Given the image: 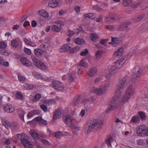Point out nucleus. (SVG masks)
Wrapping results in <instances>:
<instances>
[{"label":"nucleus","mask_w":148,"mask_h":148,"mask_svg":"<svg viewBox=\"0 0 148 148\" xmlns=\"http://www.w3.org/2000/svg\"><path fill=\"white\" fill-rule=\"evenodd\" d=\"M32 60L34 64L38 68H39L42 70H45L47 69V67L44 63L41 62L39 60L35 57L32 58Z\"/></svg>","instance_id":"nucleus-5"},{"label":"nucleus","mask_w":148,"mask_h":148,"mask_svg":"<svg viewBox=\"0 0 148 148\" xmlns=\"http://www.w3.org/2000/svg\"><path fill=\"white\" fill-rule=\"evenodd\" d=\"M123 48H120L117 51L114 53V56L118 58L120 57L123 54Z\"/></svg>","instance_id":"nucleus-25"},{"label":"nucleus","mask_w":148,"mask_h":148,"mask_svg":"<svg viewBox=\"0 0 148 148\" xmlns=\"http://www.w3.org/2000/svg\"><path fill=\"white\" fill-rule=\"evenodd\" d=\"M110 86V84L109 83H106L102 85L101 87L105 93L106 91L108 90Z\"/></svg>","instance_id":"nucleus-34"},{"label":"nucleus","mask_w":148,"mask_h":148,"mask_svg":"<svg viewBox=\"0 0 148 148\" xmlns=\"http://www.w3.org/2000/svg\"><path fill=\"white\" fill-rule=\"evenodd\" d=\"M71 127H72V131L73 134L75 135H77L78 132L80 130V127L75 125L74 124Z\"/></svg>","instance_id":"nucleus-21"},{"label":"nucleus","mask_w":148,"mask_h":148,"mask_svg":"<svg viewBox=\"0 0 148 148\" xmlns=\"http://www.w3.org/2000/svg\"><path fill=\"white\" fill-rule=\"evenodd\" d=\"M38 14L41 16L45 18H47L49 17V14L48 13L44 10H41L38 11Z\"/></svg>","instance_id":"nucleus-24"},{"label":"nucleus","mask_w":148,"mask_h":148,"mask_svg":"<svg viewBox=\"0 0 148 148\" xmlns=\"http://www.w3.org/2000/svg\"><path fill=\"white\" fill-rule=\"evenodd\" d=\"M137 143L138 145L142 146L145 143L144 141L142 139H139L137 140Z\"/></svg>","instance_id":"nucleus-48"},{"label":"nucleus","mask_w":148,"mask_h":148,"mask_svg":"<svg viewBox=\"0 0 148 148\" xmlns=\"http://www.w3.org/2000/svg\"><path fill=\"white\" fill-rule=\"evenodd\" d=\"M126 61L123 58H121L118 60L115 63V66L118 69L120 68Z\"/></svg>","instance_id":"nucleus-13"},{"label":"nucleus","mask_w":148,"mask_h":148,"mask_svg":"<svg viewBox=\"0 0 148 148\" xmlns=\"http://www.w3.org/2000/svg\"><path fill=\"white\" fill-rule=\"evenodd\" d=\"M142 71V69L138 66L134 68L132 77V80L133 82H135L139 78Z\"/></svg>","instance_id":"nucleus-2"},{"label":"nucleus","mask_w":148,"mask_h":148,"mask_svg":"<svg viewBox=\"0 0 148 148\" xmlns=\"http://www.w3.org/2000/svg\"><path fill=\"white\" fill-rule=\"evenodd\" d=\"M134 93V90L132 85H130L127 87L125 93L131 97Z\"/></svg>","instance_id":"nucleus-12"},{"label":"nucleus","mask_w":148,"mask_h":148,"mask_svg":"<svg viewBox=\"0 0 148 148\" xmlns=\"http://www.w3.org/2000/svg\"><path fill=\"white\" fill-rule=\"evenodd\" d=\"M17 136V137L20 139L22 144H23L25 148H27V145L29 146L32 145V144L26 139L27 136L24 133L18 134Z\"/></svg>","instance_id":"nucleus-4"},{"label":"nucleus","mask_w":148,"mask_h":148,"mask_svg":"<svg viewBox=\"0 0 148 148\" xmlns=\"http://www.w3.org/2000/svg\"><path fill=\"white\" fill-rule=\"evenodd\" d=\"M63 135V134L61 132L58 131L55 133V136L57 138H60Z\"/></svg>","instance_id":"nucleus-50"},{"label":"nucleus","mask_w":148,"mask_h":148,"mask_svg":"<svg viewBox=\"0 0 148 148\" xmlns=\"http://www.w3.org/2000/svg\"><path fill=\"white\" fill-rule=\"evenodd\" d=\"M138 114L141 119L143 120L145 119V115L144 113L140 111L138 112Z\"/></svg>","instance_id":"nucleus-51"},{"label":"nucleus","mask_w":148,"mask_h":148,"mask_svg":"<svg viewBox=\"0 0 148 148\" xmlns=\"http://www.w3.org/2000/svg\"><path fill=\"white\" fill-rule=\"evenodd\" d=\"M118 69L115 66H112L109 69V73L110 74H113L116 73Z\"/></svg>","instance_id":"nucleus-31"},{"label":"nucleus","mask_w":148,"mask_h":148,"mask_svg":"<svg viewBox=\"0 0 148 148\" xmlns=\"http://www.w3.org/2000/svg\"><path fill=\"white\" fill-rule=\"evenodd\" d=\"M25 87L26 88V89L30 90L33 88L34 86L32 84H27L25 86Z\"/></svg>","instance_id":"nucleus-61"},{"label":"nucleus","mask_w":148,"mask_h":148,"mask_svg":"<svg viewBox=\"0 0 148 148\" xmlns=\"http://www.w3.org/2000/svg\"><path fill=\"white\" fill-rule=\"evenodd\" d=\"M58 4L56 0H49L48 3L49 6L52 8L56 7Z\"/></svg>","instance_id":"nucleus-28"},{"label":"nucleus","mask_w":148,"mask_h":148,"mask_svg":"<svg viewBox=\"0 0 148 148\" xmlns=\"http://www.w3.org/2000/svg\"><path fill=\"white\" fill-rule=\"evenodd\" d=\"M74 75L72 73L69 74L67 78L68 81L70 82H73L74 80Z\"/></svg>","instance_id":"nucleus-32"},{"label":"nucleus","mask_w":148,"mask_h":148,"mask_svg":"<svg viewBox=\"0 0 148 148\" xmlns=\"http://www.w3.org/2000/svg\"><path fill=\"white\" fill-rule=\"evenodd\" d=\"M38 123L40 125H47L46 121L43 120L42 119H41Z\"/></svg>","instance_id":"nucleus-62"},{"label":"nucleus","mask_w":148,"mask_h":148,"mask_svg":"<svg viewBox=\"0 0 148 148\" xmlns=\"http://www.w3.org/2000/svg\"><path fill=\"white\" fill-rule=\"evenodd\" d=\"M34 53L37 56L40 57L44 52V50L40 49H36L34 50Z\"/></svg>","instance_id":"nucleus-26"},{"label":"nucleus","mask_w":148,"mask_h":148,"mask_svg":"<svg viewBox=\"0 0 148 148\" xmlns=\"http://www.w3.org/2000/svg\"><path fill=\"white\" fill-rule=\"evenodd\" d=\"M124 90L123 89H121L118 87L116 90V92L115 93V96L114 98H115L116 100H118L121 95L122 94Z\"/></svg>","instance_id":"nucleus-17"},{"label":"nucleus","mask_w":148,"mask_h":148,"mask_svg":"<svg viewBox=\"0 0 148 148\" xmlns=\"http://www.w3.org/2000/svg\"><path fill=\"white\" fill-rule=\"evenodd\" d=\"M53 87L56 90L60 91L64 90V87L63 84L58 81H54L52 82Z\"/></svg>","instance_id":"nucleus-6"},{"label":"nucleus","mask_w":148,"mask_h":148,"mask_svg":"<svg viewBox=\"0 0 148 148\" xmlns=\"http://www.w3.org/2000/svg\"><path fill=\"white\" fill-rule=\"evenodd\" d=\"M103 53V51H97L95 54V56L97 58H100Z\"/></svg>","instance_id":"nucleus-54"},{"label":"nucleus","mask_w":148,"mask_h":148,"mask_svg":"<svg viewBox=\"0 0 148 148\" xmlns=\"http://www.w3.org/2000/svg\"><path fill=\"white\" fill-rule=\"evenodd\" d=\"M72 119L71 116L69 115H67L64 117L63 120L67 125L69 127H71L73 123L72 122Z\"/></svg>","instance_id":"nucleus-8"},{"label":"nucleus","mask_w":148,"mask_h":148,"mask_svg":"<svg viewBox=\"0 0 148 148\" xmlns=\"http://www.w3.org/2000/svg\"><path fill=\"white\" fill-rule=\"evenodd\" d=\"M103 124L102 120L95 119L90 121L84 127L85 132L86 134H89L94 129L100 130L102 128Z\"/></svg>","instance_id":"nucleus-1"},{"label":"nucleus","mask_w":148,"mask_h":148,"mask_svg":"<svg viewBox=\"0 0 148 148\" xmlns=\"http://www.w3.org/2000/svg\"><path fill=\"white\" fill-rule=\"evenodd\" d=\"M80 49V48L79 47H76L70 49V53L73 54L75 53L78 51Z\"/></svg>","instance_id":"nucleus-33"},{"label":"nucleus","mask_w":148,"mask_h":148,"mask_svg":"<svg viewBox=\"0 0 148 148\" xmlns=\"http://www.w3.org/2000/svg\"><path fill=\"white\" fill-rule=\"evenodd\" d=\"M61 114V110L60 109H58L56 110L53 116V121H54L55 120L60 117Z\"/></svg>","instance_id":"nucleus-18"},{"label":"nucleus","mask_w":148,"mask_h":148,"mask_svg":"<svg viewBox=\"0 0 148 148\" xmlns=\"http://www.w3.org/2000/svg\"><path fill=\"white\" fill-rule=\"evenodd\" d=\"M91 91L98 95H101L105 93L101 86L99 88H94L91 90Z\"/></svg>","instance_id":"nucleus-11"},{"label":"nucleus","mask_w":148,"mask_h":148,"mask_svg":"<svg viewBox=\"0 0 148 148\" xmlns=\"http://www.w3.org/2000/svg\"><path fill=\"white\" fill-rule=\"evenodd\" d=\"M144 126H140L137 128L136 132L137 134L139 136H145V129L144 128Z\"/></svg>","instance_id":"nucleus-9"},{"label":"nucleus","mask_w":148,"mask_h":148,"mask_svg":"<svg viewBox=\"0 0 148 148\" xmlns=\"http://www.w3.org/2000/svg\"><path fill=\"white\" fill-rule=\"evenodd\" d=\"M129 23H124L121 24L118 28V30L120 31H125L129 30L128 26Z\"/></svg>","instance_id":"nucleus-10"},{"label":"nucleus","mask_w":148,"mask_h":148,"mask_svg":"<svg viewBox=\"0 0 148 148\" xmlns=\"http://www.w3.org/2000/svg\"><path fill=\"white\" fill-rule=\"evenodd\" d=\"M74 34V32L70 29L69 30L68 32H67V35L69 37L72 36Z\"/></svg>","instance_id":"nucleus-53"},{"label":"nucleus","mask_w":148,"mask_h":148,"mask_svg":"<svg viewBox=\"0 0 148 148\" xmlns=\"http://www.w3.org/2000/svg\"><path fill=\"white\" fill-rule=\"evenodd\" d=\"M112 140V137L110 136L106 140V142L107 144L111 145L110 143Z\"/></svg>","instance_id":"nucleus-63"},{"label":"nucleus","mask_w":148,"mask_h":148,"mask_svg":"<svg viewBox=\"0 0 148 148\" xmlns=\"http://www.w3.org/2000/svg\"><path fill=\"white\" fill-rule=\"evenodd\" d=\"M132 3V1L130 0H123V4L124 6H130Z\"/></svg>","instance_id":"nucleus-30"},{"label":"nucleus","mask_w":148,"mask_h":148,"mask_svg":"<svg viewBox=\"0 0 148 148\" xmlns=\"http://www.w3.org/2000/svg\"><path fill=\"white\" fill-rule=\"evenodd\" d=\"M78 69L77 71V74L79 75H81L83 72L82 69L81 67H80L79 65L78 66Z\"/></svg>","instance_id":"nucleus-60"},{"label":"nucleus","mask_w":148,"mask_h":148,"mask_svg":"<svg viewBox=\"0 0 148 148\" xmlns=\"http://www.w3.org/2000/svg\"><path fill=\"white\" fill-rule=\"evenodd\" d=\"M11 45L14 48H16L18 45V44L16 39H14L11 41Z\"/></svg>","instance_id":"nucleus-41"},{"label":"nucleus","mask_w":148,"mask_h":148,"mask_svg":"<svg viewBox=\"0 0 148 148\" xmlns=\"http://www.w3.org/2000/svg\"><path fill=\"white\" fill-rule=\"evenodd\" d=\"M95 13H90L86 14L84 15V16L86 18L93 19L95 18Z\"/></svg>","instance_id":"nucleus-38"},{"label":"nucleus","mask_w":148,"mask_h":148,"mask_svg":"<svg viewBox=\"0 0 148 148\" xmlns=\"http://www.w3.org/2000/svg\"><path fill=\"white\" fill-rule=\"evenodd\" d=\"M97 72V69L96 68H92L88 70L87 74L89 77H92L96 75Z\"/></svg>","instance_id":"nucleus-15"},{"label":"nucleus","mask_w":148,"mask_h":148,"mask_svg":"<svg viewBox=\"0 0 148 148\" xmlns=\"http://www.w3.org/2000/svg\"><path fill=\"white\" fill-rule=\"evenodd\" d=\"M105 28L109 30H114V26L110 25H106L105 27Z\"/></svg>","instance_id":"nucleus-49"},{"label":"nucleus","mask_w":148,"mask_h":148,"mask_svg":"<svg viewBox=\"0 0 148 148\" xmlns=\"http://www.w3.org/2000/svg\"><path fill=\"white\" fill-rule=\"evenodd\" d=\"M2 124L7 129L10 128L11 125L7 121H5L2 122Z\"/></svg>","instance_id":"nucleus-44"},{"label":"nucleus","mask_w":148,"mask_h":148,"mask_svg":"<svg viewBox=\"0 0 148 148\" xmlns=\"http://www.w3.org/2000/svg\"><path fill=\"white\" fill-rule=\"evenodd\" d=\"M7 47L6 44L3 42H0V49H4Z\"/></svg>","instance_id":"nucleus-56"},{"label":"nucleus","mask_w":148,"mask_h":148,"mask_svg":"<svg viewBox=\"0 0 148 148\" xmlns=\"http://www.w3.org/2000/svg\"><path fill=\"white\" fill-rule=\"evenodd\" d=\"M131 97V96L125 93L121 99V102L123 103H125L129 101Z\"/></svg>","instance_id":"nucleus-22"},{"label":"nucleus","mask_w":148,"mask_h":148,"mask_svg":"<svg viewBox=\"0 0 148 148\" xmlns=\"http://www.w3.org/2000/svg\"><path fill=\"white\" fill-rule=\"evenodd\" d=\"M82 102L85 108L86 109H88L90 108V102L89 99H85L83 100Z\"/></svg>","instance_id":"nucleus-19"},{"label":"nucleus","mask_w":148,"mask_h":148,"mask_svg":"<svg viewBox=\"0 0 148 148\" xmlns=\"http://www.w3.org/2000/svg\"><path fill=\"white\" fill-rule=\"evenodd\" d=\"M41 97V95L40 94H37L35 95L34 97L32 99L34 102H36L39 100Z\"/></svg>","instance_id":"nucleus-40"},{"label":"nucleus","mask_w":148,"mask_h":148,"mask_svg":"<svg viewBox=\"0 0 148 148\" xmlns=\"http://www.w3.org/2000/svg\"><path fill=\"white\" fill-rule=\"evenodd\" d=\"M22 63L25 66H30L32 64V63L25 57L22 58L21 60Z\"/></svg>","instance_id":"nucleus-16"},{"label":"nucleus","mask_w":148,"mask_h":148,"mask_svg":"<svg viewBox=\"0 0 148 148\" xmlns=\"http://www.w3.org/2000/svg\"><path fill=\"white\" fill-rule=\"evenodd\" d=\"M118 101V100H116L115 98H113V99L111 101L109 105L111 106V107H113L115 109L119 105Z\"/></svg>","instance_id":"nucleus-23"},{"label":"nucleus","mask_w":148,"mask_h":148,"mask_svg":"<svg viewBox=\"0 0 148 148\" xmlns=\"http://www.w3.org/2000/svg\"><path fill=\"white\" fill-rule=\"evenodd\" d=\"M108 39H103V40H101L100 41V43L101 44L104 45H106V44L107 42V41H108Z\"/></svg>","instance_id":"nucleus-64"},{"label":"nucleus","mask_w":148,"mask_h":148,"mask_svg":"<svg viewBox=\"0 0 148 148\" xmlns=\"http://www.w3.org/2000/svg\"><path fill=\"white\" fill-rule=\"evenodd\" d=\"M129 83V77L126 75L120 79L117 85V87L121 89L124 90Z\"/></svg>","instance_id":"nucleus-3"},{"label":"nucleus","mask_w":148,"mask_h":148,"mask_svg":"<svg viewBox=\"0 0 148 148\" xmlns=\"http://www.w3.org/2000/svg\"><path fill=\"white\" fill-rule=\"evenodd\" d=\"M51 29L53 31L59 32L60 31L61 28L59 27L57 25H54L52 26Z\"/></svg>","instance_id":"nucleus-45"},{"label":"nucleus","mask_w":148,"mask_h":148,"mask_svg":"<svg viewBox=\"0 0 148 148\" xmlns=\"http://www.w3.org/2000/svg\"><path fill=\"white\" fill-rule=\"evenodd\" d=\"M41 109L45 112L47 111V106L44 104H42L40 106Z\"/></svg>","instance_id":"nucleus-59"},{"label":"nucleus","mask_w":148,"mask_h":148,"mask_svg":"<svg viewBox=\"0 0 148 148\" xmlns=\"http://www.w3.org/2000/svg\"><path fill=\"white\" fill-rule=\"evenodd\" d=\"M45 103L48 104L49 105H51L52 104H54L56 103V101L54 99H46L44 101Z\"/></svg>","instance_id":"nucleus-37"},{"label":"nucleus","mask_w":148,"mask_h":148,"mask_svg":"<svg viewBox=\"0 0 148 148\" xmlns=\"http://www.w3.org/2000/svg\"><path fill=\"white\" fill-rule=\"evenodd\" d=\"M18 78L19 81L20 82L25 81L26 80L25 78L20 74L18 75Z\"/></svg>","instance_id":"nucleus-55"},{"label":"nucleus","mask_w":148,"mask_h":148,"mask_svg":"<svg viewBox=\"0 0 148 148\" xmlns=\"http://www.w3.org/2000/svg\"><path fill=\"white\" fill-rule=\"evenodd\" d=\"M30 135L35 139H39V136L38 133L36 132L34 130H31L29 132Z\"/></svg>","instance_id":"nucleus-27"},{"label":"nucleus","mask_w":148,"mask_h":148,"mask_svg":"<svg viewBox=\"0 0 148 148\" xmlns=\"http://www.w3.org/2000/svg\"><path fill=\"white\" fill-rule=\"evenodd\" d=\"M88 49H85L84 51L80 53V54L81 56H86L88 54Z\"/></svg>","instance_id":"nucleus-57"},{"label":"nucleus","mask_w":148,"mask_h":148,"mask_svg":"<svg viewBox=\"0 0 148 148\" xmlns=\"http://www.w3.org/2000/svg\"><path fill=\"white\" fill-rule=\"evenodd\" d=\"M79 65L80 66H83L85 68H87L88 66V65L87 64L86 62L85 61V60L84 59L82 60L80 63V64Z\"/></svg>","instance_id":"nucleus-43"},{"label":"nucleus","mask_w":148,"mask_h":148,"mask_svg":"<svg viewBox=\"0 0 148 148\" xmlns=\"http://www.w3.org/2000/svg\"><path fill=\"white\" fill-rule=\"evenodd\" d=\"M98 38V35L92 33L90 34V39L93 42H95L96 40Z\"/></svg>","instance_id":"nucleus-36"},{"label":"nucleus","mask_w":148,"mask_h":148,"mask_svg":"<svg viewBox=\"0 0 148 148\" xmlns=\"http://www.w3.org/2000/svg\"><path fill=\"white\" fill-rule=\"evenodd\" d=\"M33 74L34 75V77L37 79L42 78V75L40 73L34 72H33Z\"/></svg>","instance_id":"nucleus-46"},{"label":"nucleus","mask_w":148,"mask_h":148,"mask_svg":"<svg viewBox=\"0 0 148 148\" xmlns=\"http://www.w3.org/2000/svg\"><path fill=\"white\" fill-rule=\"evenodd\" d=\"M118 19L117 15L114 13H110L108 16L107 17L106 19V21L107 22H113L114 21L117 20Z\"/></svg>","instance_id":"nucleus-7"},{"label":"nucleus","mask_w":148,"mask_h":148,"mask_svg":"<svg viewBox=\"0 0 148 148\" xmlns=\"http://www.w3.org/2000/svg\"><path fill=\"white\" fill-rule=\"evenodd\" d=\"M140 121V118L138 116H134L130 120V122L136 123L139 122Z\"/></svg>","instance_id":"nucleus-29"},{"label":"nucleus","mask_w":148,"mask_h":148,"mask_svg":"<svg viewBox=\"0 0 148 148\" xmlns=\"http://www.w3.org/2000/svg\"><path fill=\"white\" fill-rule=\"evenodd\" d=\"M70 45H71L70 43L64 45L61 47L60 51L61 52H64L70 50V49L71 48Z\"/></svg>","instance_id":"nucleus-20"},{"label":"nucleus","mask_w":148,"mask_h":148,"mask_svg":"<svg viewBox=\"0 0 148 148\" xmlns=\"http://www.w3.org/2000/svg\"><path fill=\"white\" fill-rule=\"evenodd\" d=\"M24 112L21 109H19L18 110V114L19 115L20 118L22 119L23 121H24V116L25 115Z\"/></svg>","instance_id":"nucleus-35"},{"label":"nucleus","mask_w":148,"mask_h":148,"mask_svg":"<svg viewBox=\"0 0 148 148\" xmlns=\"http://www.w3.org/2000/svg\"><path fill=\"white\" fill-rule=\"evenodd\" d=\"M102 80V78L100 77H98L96 78L94 81V83L96 84H98L100 81Z\"/></svg>","instance_id":"nucleus-58"},{"label":"nucleus","mask_w":148,"mask_h":148,"mask_svg":"<svg viewBox=\"0 0 148 148\" xmlns=\"http://www.w3.org/2000/svg\"><path fill=\"white\" fill-rule=\"evenodd\" d=\"M145 17L144 14H142L138 16L135 19V21L136 22H138L141 21Z\"/></svg>","instance_id":"nucleus-42"},{"label":"nucleus","mask_w":148,"mask_h":148,"mask_svg":"<svg viewBox=\"0 0 148 148\" xmlns=\"http://www.w3.org/2000/svg\"><path fill=\"white\" fill-rule=\"evenodd\" d=\"M80 100L81 97L80 96L75 97L70 103V105L73 106H75L79 104Z\"/></svg>","instance_id":"nucleus-14"},{"label":"nucleus","mask_w":148,"mask_h":148,"mask_svg":"<svg viewBox=\"0 0 148 148\" xmlns=\"http://www.w3.org/2000/svg\"><path fill=\"white\" fill-rule=\"evenodd\" d=\"M85 42L83 39L79 38H78L75 40V42L76 44L79 45L82 44L84 43Z\"/></svg>","instance_id":"nucleus-39"},{"label":"nucleus","mask_w":148,"mask_h":148,"mask_svg":"<svg viewBox=\"0 0 148 148\" xmlns=\"http://www.w3.org/2000/svg\"><path fill=\"white\" fill-rule=\"evenodd\" d=\"M1 53L5 56H8L10 54V53L8 51L5 50H3L1 51Z\"/></svg>","instance_id":"nucleus-52"},{"label":"nucleus","mask_w":148,"mask_h":148,"mask_svg":"<svg viewBox=\"0 0 148 148\" xmlns=\"http://www.w3.org/2000/svg\"><path fill=\"white\" fill-rule=\"evenodd\" d=\"M17 99H22L23 98L22 94L19 91L17 92L15 95Z\"/></svg>","instance_id":"nucleus-47"}]
</instances>
